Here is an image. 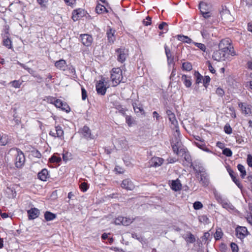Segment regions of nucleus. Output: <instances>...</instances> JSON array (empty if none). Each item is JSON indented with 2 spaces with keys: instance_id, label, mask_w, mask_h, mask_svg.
<instances>
[{
  "instance_id": "obj_53",
  "label": "nucleus",
  "mask_w": 252,
  "mask_h": 252,
  "mask_svg": "<svg viewBox=\"0 0 252 252\" xmlns=\"http://www.w3.org/2000/svg\"><path fill=\"white\" fill-rule=\"evenodd\" d=\"M247 162L248 165L252 167V156L250 154H249L247 156Z\"/></svg>"
},
{
  "instance_id": "obj_57",
  "label": "nucleus",
  "mask_w": 252,
  "mask_h": 252,
  "mask_svg": "<svg viewBox=\"0 0 252 252\" xmlns=\"http://www.w3.org/2000/svg\"><path fill=\"white\" fill-rule=\"evenodd\" d=\"M202 36L204 38H207L209 36V33L206 30L203 29L201 32Z\"/></svg>"
},
{
  "instance_id": "obj_11",
  "label": "nucleus",
  "mask_w": 252,
  "mask_h": 252,
  "mask_svg": "<svg viewBox=\"0 0 252 252\" xmlns=\"http://www.w3.org/2000/svg\"><path fill=\"white\" fill-rule=\"evenodd\" d=\"M121 187L123 189L129 190H133L135 188V186L132 182L128 179H125L123 181Z\"/></svg>"
},
{
  "instance_id": "obj_36",
  "label": "nucleus",
  "mask_w": 252,
  "mask_h": 252,
  "mask_svg": "<svg viewBox=\"0 0 252 252\" xmlns=\"http://www.w3.org/2000/svg\"><path fill=\"white\" fill-rule=\"evenodd\" d=\"M222 154L228 157H231L232 155V152L231 150L227 148H225L223 150Z\"/></svg>"
},
{
  "instance_id": "obj_38",
  "label": "nucleus",
  "mask_w": 252,
  "mask_h": 252,
  "mask_svg": "<svg viewBox=\"0 0 252 252\" xmlns=\"http://www.w3.org/2000/svg\"><path fill=\"white\" fill-rule=\"evenodd\" d=\"M193 208L195 210H199L203 208L202 203L200 201H195L193 204Z\"/></svg>"
},
{
  "instance_id": "obj_48",
  "label": "nucleus",
  "mask_w": 252,
  "mask_h": 252,
  "mask_svg": "<svg viewBox=\"0 0 252 252\" xmlns=\"http://www.w3.org/2000/svg\"><path fill=\"white\" fill-rule=\"evenodd\" d=\"M80 188L82 191L84 192L86 191L88 189L87 183L86 182L82 183L80 185Z\"/></svg>"
},
{
  "instance_id": "obj_4",
  "label": "nucleus",
  "mask_w": 252,
  "mask_h": 252,
  "mask_svg": "<svg viewBox=\"0 0 252 252\" xmlns=\"http://www.w3.org/2000/svg\"><path fill=\"white\" fill-rule=\"evenodd\" d=\"M25 158L22 152L19 151L17 152L15 164L16 167H22L25 163Z\"/></svg>"
},
{
  "instance_id": "obj_13",
  "label": "nucleus",
  "mask_w": 252,
  "mask_h": 252,
  "mask_svg": "<svg viewBox=\"0 0 252 252\" xmlns=\"http://www.w3.org/2000/svg\"><path fill=\"white\" fill-rule=\"evenodd\" d=\"M28 214L29 219L30 220H33L39 216L40 212L38 209L33 208L28 211Z\"/></svg>"
},
{
  "instance_id": "obj_7",
  "label": "nucleus",
  "mask_w": 252,
  "mask_h": 252,
  "mask_svg": "<svg viewBox=\"0 0 252 252\" xmlns=\"http://www.w3.org/2000/svg\"><path fill=\"white\" fill-rule=\"evenodd\" d=\"M80 38L82 44L86 46H90L93 41V38L91 35L88 34H83L80 35Z\"/></svg>"
},
{
  "instance_id": "obj_45",
  "label": "nucleus",
  "mask_w": 252,
  "mask_h": 252,
  "mask_svg": "<svg viewBox=\"0 0 252 252\" xmlns=\"http://www.w3.org/2000/svg\"><path fill=\"white\" fill-rule=\"evenodd\" d=\"M63 101L62 100L57 99L56 100H54V104L56 107L61 108V106H63Z\"/></svg>"
},
{
  "instance_id": "obj_28",
  "label": "nucleus",
  "mask_w": 252,
  "mask_h": 252,
  "mask_svg": "<svg viewBox=\"0 0 252 252\" xmlns=\"http://www.w3.org/2000/svg\"><path fill=\"white\" fill-rule=\"evenodd\" d=\"M132 106L136 113H138L139 112L144 113V109L141 105H138L136 103L134 102L132 103Z\"/></svg>"
},
{
  "instance_id": "obj_58",
  "label": "nucleus",
  "mask_w": 252,
  "mask_h": 252,
  "mask_svg": "<svg viewBox=\"0 0 252 252\" xmlns=\"http://www.w3.org/2000/svg\"><path fill=\"white\" fill-rule=\"evenodd\" d=\"M173 151L177 155L179 154V149L180 147L177 146L176 145H171Z\"/></svg>"
},
{
  "instance_id": "obj_34",
  "label": "nucleus",
  "mask_w": 252,
  "mask_h": 252,
  "mask_svg": "<svg viewBox=\"0 0 252 252\" xmlns=\"http://www.w3.org/2000/svg\"><path fill=\"white\" fill-rule=\"evenodd\" d=\"M202 81L204 87L207 89L211 81L210 77L209 76H205L204 78H203Z\"/></svg>"
},
{
  "instance_id": "obj_56",
  "label": "nucleus",
  "mask_w": 252,
  "mask_h": 252,
  "mask_svg": "<svg viewBox=\"0 0 252 252\" xmlns=\"http://www.w3.org/2000/svg\"><path fill=\"white\" fill-rule=\"evenodd\" d=\"M37 2L41 7H46V4L48 0H37Z\"/></svg>"
},
{
  "instance_id": "obj_2",
  "label": "nucleus",
  "mask_w": 252,
  "mask_h": 252,
  "mask_svg": "<svg viewBox=\"0 0 252 252\" xmlns=\"http://www.w3.org/2000/svg\"><path fill=\"white\" fill-rule=\"evenodd\" d=\"M219 48L220 49L221 52L224 53L225 57L226 53L231 52L233 49V47L231 46L229 39H224L220 41L219 44Z\"/></svg>"
},
{
  "instance_id": "obj_32",
  "label": "nucleus",
  "mask_w": 252,
  "mask_h": 252,
  "mask_svg": "<svg viewBox=\"0 0 252 252\" xmlns=\"http://www.w3.org/2000/svg\"><path fill=\"white\" fill-rule=\"evenodd\" d=\"M237 168L241 173V177L242 178H244L245 176L246 175V171L245 167L243 165L239 164L237 165Z\"/></svg>"
},
{
  "instance_id": "obj_49",
  "label": "nucleus",
  "mask_w": 252,
  "mask_h": 252,
  "mask_svg": "<svg viewBox=\"0 0 252 252\" xmlns=\"http://www.w3.org/2000/svg\"><path fill=\"white\" fill-rule=\"evenodd\" d=\"M143 23L146 26L150 25L151 24V18L150 16H147L145 19L143 20Z\"/></svg>"
},
{
  "instance_id": "obj_3",
  "label": "nucleus",
  "mask_w": 252,
  "mask_h": 252,
  "mask_svg": "<svg viewBox=\"0 0 252 252\" xmlns=\"http://www.w3.org/2000/svg\"><path fill=\"white\" fill-rule=\"evenodd\" d=\"M63 131L62 127L60 126H57L55 127V129L50 130L49 135L54 137H58L60 139H63Z\"/></svg>"
},
{
  "instance_id": "obj_24",
  "label": "nucleus",
  "mask_w": 252,
  "mask_h": 252,
  "mask_svg": "<svg viewBox=\"0 0 252 252\" xmlns=\"http://www.w3.org/2000/svg\"><path fill=\"white\" fill-rule=\"evenodd\" d=\"M114 107L118 110L119 112L123 115H126V109L124 108L123 106L118 102H115L113 103Z\"/></svg>"
},
{
  "instance_id": "obj_10",
  "label": "nucleus",
  "mask_w": 252,
  "mask_h": 252,
  "mask_svg": "<svg viewBox=\"0 0 252 252\" xmlns=\"http://www.w3.org/2000/svg\"><path fill=\"white\" fill-rule=\"evenodd\" d=\"M200 176L199 180V183L204 187H207L210 183L209 176L208 174L205 172L201 174Z\"/></svg>"
},
{
  "instance_id": "obj_41",
  "label": "nucleus",
  "mask_w": 252,
  "mask_h": 252,
  "mask_svg": "<svg viewBox=\"0 0 252 252\" xmlns=\"http://www.w3.org/2000/svg\"><path fill=\"white\" fill-rule=\"evenodd\" d=\"M50 161L51 162L59 163L61 161V158L60 157H57L55 155L52 156L50 158Z\"/></svg>"
},
{
  "instance_id": "obj_6",
  "label": "nucleus",
  "mask_w": 252,
  "mask_h": 252,
  "mask_svg": "<svg viewBox=\"0 0 252 252\" xmlns=\"http://www.w3.org/2000/svg\"><path fill=\"white\" fill-rule=\"evenodd\" d=\"M133 219L130 218L120 216L115 219V223L117 225L122 224L127 226L130 224L133 221Z\"/></svg>"
},
{
  "instance_id": "obj_18",
  "label": "nucleus",
  "mask_w": 252,
  "mask_h": 252,
  "mask_svg": "<svg viewBox=\"0 0 252 252\" xmlns=\"http://www.w3.org/2000/svg\"><path fill=\"white\" fill-rule=\"evenodd\" d=\"M181 80L184 85L187 88H189L192 85V79L191 76L183 74L181 77Z\"/></svg>"
},
{
  "instance_id": "obj_25",
  "label": "nucleus",
  "mask_w": 252,
  "mask_h": 252,
  "mask_svg": "<svg viewBox=\"0 0 252 252\" xmlns=\"http://www.w3.org/2000/svg\"><path fill=\"white\" fill-rule=\"evenodd\" d=\"M177 39L179 41L187 43L189 44L193 42L192 39L190 38L189 37L187 36H185L184 35H177Z\"/></svg>"
},
{
  "instance_id": "obj_14",
  "label": "nucleus",
  "mask_w": 252,
  "mask_h": 252,
  "mask_svg": "<svg viewBox=\"0 0 252 252\" xmlns=\"http://www.w3.org/2000/svg\"><path fill=\"white\" fill-rule=\"evenodd\" d=\"M192 167L193 168L194 171L195 172L196 174H197V178H199V175L206 172L205 168L203 167V166L199 163H198L197 164H195L194 165L193 164V166H192Z\"/></svg>"
},
{
  "instance_id": "obj_15",
  "label": "nucleus",
  "mask_w": 252,
  "mask_h": 252,
  "mask_svg": "<svg viewBox=\"0 0 252 252\" xmlns=\"http://www.w3.org/2000/svg\"><path fill=\"white\" fill-rule=\"evenodd\" d=\"M212 58L217 61H220L221 60H224L225 57L224 56V53L221 52L220 49H219L214 52Z\"/></svg>"
},
{
  "instance_id": "obj_30",
  "label": "nucleus",
  "mask_w": 252,
  "mask_h": 252,
  "mask_svg": "<svg viewBox=\"0 0 252 252\" xmlns=\"http://www.w3.org/2000/svg\"><path fill=\"white\" fill-rule=\"evenodd\" d=\"M184 159L186 161L185 163L187 165H189L190 167H192L193 166V163L191 162V158L190 156L187 153H185L184 154Z\"/></svg>"
},
{
  "instance_id": "obj_33",
  "label": "nucleus",
  "mask_w": 252,
  "mask_h": 252,
  "mask_svg": "<svg viewBox=\"0 0 252 252\" xmlns=\"http://www.w3.org/2000/svg\"><path fill=\"white\" fill-rule=\"evenodd\" d=\"M23 81L20 80H14L11 81L9 83V84L11 85L12 87L15 88H19L22 85Z\"/></svg>"
},
{
  "instance_id": "obj_8",
  "label": "nucleus",
  "mask_w": 252,
  "mask_h": 252,
  "mask_svg": "<svg viewBox=\"0 0 252 252\" xmlns=\"http://www.w3.org/2000/svg\"><path fill=\"white\" fill-rule=\"evenodd\" d=\"M107 87L104 85V80H99L96 84V90L97 94L104 95L106 93Z\"/></svg>"
},
{
  "instance_id": "obj_27",
  "label": "nucleus",
  "mask_w": 252,
  "mask_h": 252,
  "mask_svg": "<svg viewBox=\"0 0 252 252\" xmlns=\"http://www.w3.org/2000/svg\"><path fill=\"white\" fill-rule=\"evenodd\" d=\"M95 11L98 14H101L104 12H106V13L108 12V10H107L106 7L100 4H98L96 5L95 7Z\"/></svg>"
},
{
  "instance_id": "obj_64",
  "label": "nucleus",
  "mask_w": 252,
  "mask_h": 252,
  "mask_svg": "<svg viewBox=\"0 0 252 252\" xmlns=\"http://www.w3.org/2000/svg\"><path fill=\"white\" fill-rule=\"evenodd\" d=\"M33 155L37 158H40L41 157V154L38 151L33 152Z\"/></svg>"
},
{
  "instance_id": "obj_39",
  "label": "nucleus",
  "mask_w": 252,
  "mask_h": 252,
  "mask_svg": "<svg viewBox=\"0 0 252 252\" xmlns=\"http://www.w3.org/2000/svg\"><path fill=\"white\" fill-rule=\"evenodd\" d=\"M192 43L194 44L197 47L199 48L201 51L203 52L205 51L206 48L205 45L204 44L195 42H193Z\"/></svg>"
},
{
  "instance_id": "obj_44",
  "label": "nucleus",
  "mask_w": 252,
  "mask_h": 252,
  "mask_svg": "<svg viewBox=\"0 0 252 252\" xmlns=\"http://www.w3.org/2000/svg\"><path fill=\"white\" fill-rule=\"evenodd\" d=\"M126 116V123L129 126H131L133 124V120L131 116L128 115Z\"/></svg>"
},
{
  "instance_id": "obj_40",
  "label": "nucleus",
  "mask_w": 252,
  "mask_h": 252,
  "mask_svg": "<svg viewBox=\"0 0 252 252\" xmlns=\"http://www.w3.org/2000/svg\"><path fill=\"white\" fill-rule=\"evenodd\" d=\"M61 109L67 113H68L70 111L69 106L66 102H63V106H61Z\"/></svg>"
},
{
  "instance_id": "obj_1",
  "label": "nucleus",
  "mask_w": 252,
  "mask_h": 252,
  "mask_svg": "<svg viewBox=\"0 0 252 252\" xmlns=\"http://www.w3.org/2000/svg\"><path fill=\"white\" fill-rule=\"evenodd\" d=\"M122 70L120 68L112 69L111 74V81L113 86H117L123 79Z\"/></svg>"
},
{
  "instance_id": "obj_31",
  "label": "nucleus",
  "mask_w": 252,
  "mask_h": 252,
  "mask_svg": "<svg viewBox=\"0 0 252 252\" xmlns=\"http://www.w3.org/2000/svg\"><path fill=\"white\" fill-rule=\"evenodd\" d=\"M194 75L195 78V84H199L201 83L203 80V76L199 73V72L195 71Z\"/></svg>"
},
{
  "instance_id": "obj_22",
  "label": "nucleus",
  "mask_w": 252,
  "mask_h": 252,
  "mask_svg": "<svg viewBox=\"0 0 252 252\" xmlns=\"http://www.w3.org/2000/svg\"><path fill=\"white\" fill-rule=\"evenodd\" d=\"M115 31L113 30L112 29L109 28L107 31V35L108 38V40L109 42L113 43L115 39Z\"/></svg>"
},
{
  "instance_id": "obj_54",
  "label": "nucleus",
  "mask_w": 252,
  "mask_h": 252,
  "mask_svg": "<svg viewBox=\"0 0 252 252\" xmlns=\"http://www.w3.org/2000/svg\"><path fill=\"white\" fill-rule=\"evenodd\" d=\"M164 49L165 52L166 56V57H169V56H171V52L170 49L168 47V46L165 44L164 45Z\"/></svg>"
},
{
  "instance_id": "obj_60",
  "label": "nucleus",
  "mask_w": 252,
  "mask_h": 252,
  "mask_svg": "<svg viewBox=\"0 0 252 252\" xmlns=\"http://www.w3.org/2000/svg\"><path fill=\"white\" fill-rule=\"evenodd\" d=\"M189 242L191 243H193L195 241V237H194V235L193 234H192L191 233H190L189 237Z\"/></svg>"
},
{
  "instance_id": "obj_20",
  "label": "nucleus",
  "mask_w": 252,
  "mask_h": 252,
  "mask_svg": "<svg viewBox=\"0 0 252 252\" xmlns=\"http://www.w3.org/2000/svg\"><path fill=\"white\" fill-rule=\"evenodd\" d=\"M55 66L57 68L62 70H65L67 67L66 63L65 61L63 59L56 61L55 63Z\"/></svg>"
},
{
  "instance_id": "obj_43",
  "label": "nucleus",
  "mask_w": 252,
  "mask_h": 252,
  "mask_svg": "<svg viewBox=\"0 0 252 252\" xmlns=\"http://www.w3.org/2000/svg\"><path fill=\"white\" fill-rule=\"evenodd\" d=\"M222 207L224 208L229 210H233L234 209V207L230 203L225 202L222 204Z\"/></svg>"
},
{
  "instance_id": "obj_61",
  "label": "nucleus",
  "mask_w": 252,
  "mask_h": 252,
  "mask_svg": "<svg viewBox=\"0 0 252 252\" xmlns=\"http://www.w3.org/2000/svg\"><path fill=\"white\" fill-rule=\"evenodd\" d=\"M65 3L68 5H73L75 1V0H64Z\"/></svg>"
},
{
  "instance_id": "obj_26",
  "label": "nucleus",
  "mask_w": 252,
  "mask_h": 252,
  "mask_svg": "<svg viewBox=\"0 0 252 252\" xmlns=\"http://www.w3.org/2000/svg\"><path fill=\"white\" fill-rule=\"evenodd\" d=\"M44 218L46 221H51L56 218V215L50 212L46 211L44 214Z\"/></svg>"
},
{
  "instance_id": "obj_12",
  "label": "nucleus",
  "mask_w": 252,
  "mask_h": 252,
  "mask_svg": "<svg viewBox=\"0 0 252 252\" xmlns=\"http://www.w3.org/2000/svg\"><path fill=\"white\" fill-rule=\"evenodd\" d=\"M81 132L86 139H92L94 138V136L91 134L90 129L86 126H83L81 130Z\"/></svg>"
},
{
  "instance_id": "obj_16",
  "label": "nucleus",
  "mask_w": 252,
  "mask_h": 252,
  "mask_svg": "<svg viewBox=\"0 0 252 252\" xmlns=\"http://www.w3.org/2000/svg\"><path fill=\"white\" fill-rule=\"evenodd\" d=\"M163 161L164 159L162 158L158 157H154L151 159L150 161L151 166L155 167H158L162 165Z\"/></svg>"
},
{
  "instance_id": "obj_63",
  "label": "nucleus",
  "mask_w": 252,
  "mask_h": 252,
  "mask_svg": "<svg viewBox=\"0 0 252 252\" xmlns=\"http://www.w3.org/2000/svg\"><path fill=\"white\" fill-rule=\"evenodd\" d=\"M168 25L165 22H162L161 24H160L158 26V28L160 30H163L164 28V27H167Z\"/></svg>"
},
{
  "instance_id": "obj_19",
  "label": "nucleus",
  "mask_w": 252,
  "mask_h": 252,
  "mask_svg": "<svg viewBox=\"0 0 252 252\" xmlns=\"http://www.w3.org/2000/svg\"><path fill=\"white\" fill-rule=\"evenodd\" d=\"M38 178L41 181H45L49 177L48 171L47 169L44 168L38 173Z\"/></svg>"
},
{
  "instance_id": "obj_35",
  "label": "nucleus",
  "mask_w": 252,
  "mask_h": 252,
  "mask_svg": "<svg viewBox=\"0 0 252 252\" xmlns=\"http://www.w3.org/2000/svg\"><path fill=\"white\" fill-rule=\"evenodd\" d=\"M7 37L6 39H4L3 40V43L4 46L7 47L8 48H11V41L8 38V35H6Z\"/></svg>"
},
{
  "instance_id": "obj_42",
  "label": "nucleus",
  "mask_w": 252,
  "mask_h": 252,
  "mask_svg": "<svg viewBox=\"0 0 252 252\" xmlns=\"http://www.w3.org/2000/svg\"><path fill=\"white\" fill-rule=\"evenodd\" d=\"M181 144L180 139L178 137H176L175 139H173L171 141V145H176L178 147H180Z\"/></svg>"
},
{
  "instance_id": "obj_5",
  "label": "nucleus",
  "mask_w": 252,
  "mask_h": 252,
  "mask_svg": "<svg viewBox=\"0 0 252 252\" xmlns=\"http://www.w3.org/2000/svg\"><path fill=\"white\" fill-rule=\"evenodd\" d=\"M116 52L117 54V60L122 63L124 62L128 55L127 50L125 48H119Z\"/></svg>"
},
{
  "instance_id": "obj_51",
  "label": "nucleus",
  "mask_w": 252,
  "mask_h": 252,
  "mask_svg": "<svg viewBox=\"0 0 252 252\" xmlns=\"http://www.w3.org/2000/svg\"><path fill=\"white\" fill-rule=\"evenodd\" d=\"M216 93L218 95H219L220 96H221V97H222L223 96V95L224 94V91L223 90V89H222L220 88H218L217 89V90L216 91Z\"/></svg>"
},
{
  "instance_id": "obj_23",
  "label": "nucleus",
  "mask_w": 252,
  "mask_h": 252,
  "mask_svg": "<svg viewBox=\"0 0 252 252\" xmlns=\"http://www.w3.org/2000/svg\"><path fill=\"white\" fill-rule=\"evenodd\" d=\"M168 119L170 122L171 123V124L173 125L176 128V131L178 133V134H179V129L178 126V121L176 120L174 113L169 116Z\"/></svg>"
},
{
  "instance_id": "obj_59",
  "label": "nucleus",
  "mask_w": 252,
  "mask_h": 252,
  "mask_svg": "<svg viewBox=\"0 0 252 252\" xmlns=\"http://www.w3.org/2000/svg\"><path fill=\"white\" fill-rule=\"evenodd\" d=\"M208 68H209V69L210 70V71L212 73H215V72H216V70H215V69L213 68V67L212 66L211 63H210V62H208Z\"/></svg>"
},
{
  "instance_id": "obj_29",
  "label": "nucleus",
  "mask_w": 252,
  "mask_h": 252,
  "mask_svg": "<svg viewBox=\"0 0 252 252\" xmlns=\"http://www.w3.org/2000/svg\"><path fill=\"white\" fill-rule=\"evenodd\" d=\"M182 69L183 70L189 71L192 69V66L190 63L187 62L182 63Z\"/></svg>"
},
{
  "instance_id": "obj_17",
  "label": "nucleus",
  "mask_w": 252,
  "mask_h": 252,
  "mask_svg": "<svg viewBox=\"0 0 252 252\" xmlns=\"http://www.w3.org/2000/svg\"><path fill=\"white\" fill-rule=\"evenodd\" d=\"M170 187L171 189L175 191L180 190L182 189V185L179 179L176 180H172L170 184Z\"/></svg>"
},
{
  "instance_id": "obj_47",
  "label": "nucleus",
  "mask_w": 252,
  "mask_h": 252,
  "mask_svg": "<svg viewBox=\"0 0 252 252\" xmlns=\"http://www.w3.org/2000/svg\"><path fill=\"white\" fill-rule=\"evenodd\" d=\"M230 247L232 252H238L239 248L236 244L232 242L230 244Z\"/></svg>"
},
{
  "instance_id": "obj_46",
  "label": "nucleus",
  "mask_w": 252,
  "mask_h": 252,
  "mask_svg": "<svg viewBox=\"0 0 252 252\" xmlns=\"http://www.w3.org/2000/svg\"><path fill=\"white\" fill-rule=\"evenodd\" d=\"M222 236V232L221 231V230H217L216 232H215L214 234V237L216 239V240H219L221 238Z\"/></svg>"
},
{
  "instance_id": "obj_21",
  "label": "nucleus",
  "mask_w": 252,
  "mask_h": 252,
  "mask_svg": "<svg viewBox=\"0 0 252 252\" xmlns=\"http://www.w3.org/2000/svg\"><path fill=\"white\" fill-rule=\"evenodd\" d=\"M199 9L201 13L211 11L210 5L203 1L199 3Z\"/></svg>"
},
{
  "instance_id": "obj_55",
  "label": "nucleus",
  "mask_w": 252,
  "mask_h": 252,
  "mask_svg": "<svg viewBox=\"0 0 252 252\" xmlns=\"http://www.w3.org/2000/svg\"><path fill=\"white\" fill-rule=\"evenodd\" d=\"M205 19H209L212 16V13L211 11L201 13Z\"/></svg>"
},
{
  "instance_id": "obj_62",
  "label": "nucleus",
  "mask_w": 252,
  "mask_h": 252,
  "mask_svg": "<svg viewBox=\"0 0 252 252\" xmlns=\"http://www.w3.org/2000/svg\"><path fill=\"white\" fill-rule=\"evenodd\" d=\"M199 220L201 222L203 221L206 222L207 220H208V218L207 217V216L203 215L200 217Z\"/></svg>"
},
{
  "instance_id": "obj_9",
  "label": "nucleus",
  "mask_w": 252,
  "mask_h": 252,
  "mask_svg": "<svg viewBox=\"0 0 252 252\" xmlns=\"http://www.w3.org/2000/svg\"><path fill=\"white\" fill-rule=\"evenodd\" d=\"M248 234V231L246 227L239 226L236 229V235L240 239H244Z\"/></svg>"
},
{
  "instance_id": "obj_50",
  "label": "nucleus",
  "mask_w": 252,
  "mask_h": 252,
  "mask_svg": "<svg viewBox=\"0 0 252 252\" xmlns=\"http://www.w3.org/2000/svg\"><path fill=\"white\" fill-rule=\"evenodd\" d=\"M81 93H82V99L83 100H85L87 97V93L86 90L84 87L81 88Z\"/></svg>"
},
{
  "instance_id": "obj_37",
  "label": "nucleus",
  "mask_w": 252,
  "mask_h": 252,
  "mask_svg": "<svg viewBox=\"0 0 252 252\" xmlns=\"http://www.w3.org/2000/svg\"><path fill=\"white\" fill-rule=\"evenodd\" d=\"M224 132L228 134H230L232 132V129L230 126V125L228 124H226L224 126Z\"/></svg>"
},
{
  "instance_id": "obj_52",
  "label": "nucleus",
  "mask_w": 252,
  "mask_h": 252,
  "mask_svg": "<svg viewBox=\"0 0 252 252\" xmlns=\"http://www.w3.org/2000/svg\"><path fill=\"white\" fill-rule=\"evenodd\" d=\"M227 171L233 181L237 180L236 177L234 175V172L232 169L228 168L227 169Z\"/></svg>"
}]
</instances>
